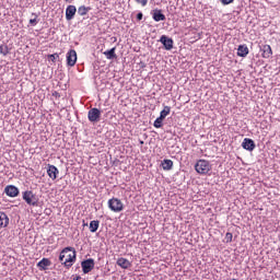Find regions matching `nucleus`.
Listing matches in <instances>:
<instances>
[{"instance_id": "36", "label": "nucleus", "mask_w": 280, "mask_h": 280, "mask_svg": "<svg viewBox=\"0 0 280 280\" xmlns=\"http://www.w3.org/2000/svg\"><path fill=\"white\" fill-rule=\"evenodd\" d=\"M143 143H144L143 140H140V145H143Z\"/></svg>"}, {"instance_id": "15", "label": "nucleus", "mask_w": 280, "mask_h": 280, "mask_svg": "<svg viewBox=\"0 0 280 280\" xmlns=\"http://www.w3.org/2000/svg\"><path fill=\"white\" fill-rule=\"evenodd\" d=\"M10 224V218L5 212H0V229H5Z\"/></svg>"}, {"instance_id": "25", "label": "nucleus", "mask_w": 280, "mask_h": 280, "mask_svg": "<svg viewBox=\"0 0 280 280\" xmlns=\"http://www.w3.org/2000/svg\"><path fill=\"white\" fill-rule=\"evenodd\" d=\"M171 110H172V107H170V106H164L163 110H162L160 114H161L162 116H164V117H167V115H170Z\"/></svg>"}, {"instance_id": "6", "label": "nucleus", "mask_w": 280, "mask_h": 280, "mask_svg": "<svg viewBox=\"0 0 280 280\" xmlns=\"http://www.w3.org/2000/svg\"><path fill=\"white\" fill-rule=\"evenodd\" d=\"M81 268L84 275H89L95 268V260L93 258L85 259L81 262Z\"/></svg>"}, {"instance_id": "27", "label": "nucleus", "mask_w": 280, "mask_h": 280, "mask_svg": "<svg viewBox=\"0 0 280 280\" xmlns=\"http://www.w3.org/2000/svg\"><path fill=\"white\" fill-rule=\"evenodd\" d=\"M33 16H35V18L30 20V25L34 26V25H36L38 23V20H36V19H38V15L33 13Z\"/></svg>"}, {"instance_id": "14", "label": "nucleus", "mask_w": 280, "mask_h": 280, "mask_svg": "<svg viewBox=\"0 0 280 280\" xmlns=\"http://www.w3.org/2000/svg\"><path fill=\"white\" fill-rule=\"evenodd\" d=\"M260 51L262 52V58H270L272 56V47L270 45H262Z\"/></svg>"}, {"instance_id": "37", "label": "nucleus", "mask_w": 280, "mask_h": 280, "mask_svg": "<svg viewBox=\"0 0 280 280\" xmlns=\"http://www.w3.org/2000/svg\"><path fill=\"white\" fill-rule=\"evenodd\" d=\"M141 67H142V68H143V67H145V63H142V66H141Z\"/></svg>"}, {"instance_id": "21", "label": "nucleus", "mask_w": 280, "mask_h": 280, "mask_svg": "<svg viewBox=\"0 0 280 280\" xmlns=\"http://www.w3.org/2000/svg\"><path fill=\"white\" fill-rule=\"evenodd\" d=\"M115 47L109 49V50H106L104 52V56H106L107 60H115V58H117V54H115Z\"/></svg>"}, {"instance_id": "2", "label": "nucleus", "mask_w": 280, "mask_h": 280, "mask_svg": "<svg viewBox=\"0 0 280 280\" xmlns=\"http://www.w3.org/2000/svg\"><path fill=\"white\" fill-rule=\"evenodd\" d=\"M22 198L26 202V205H30V207H38V196L34 194L32 190H25L22 192Z\"/></svg>"}, {"instance_id": "34", "label": "nucleus", "mask_w": 280, "mask_h": 280, "mask_svg": "<svg viewBox=\"0 0 280 280\" xmlns=\"http://www.w3.org/2000/svg\"><path fill=\"white\" fill-rule=\"evenodd\" d=\"M160 120L164 121L165 120V116H163V114H160V117H158Z\"/></svg>"}, {"instance_id": "13", "label": "nucleus", "mask_w": 280, "mask_h": 280, "mask_svg": "<svg viewBox=\"0 0 280 280\" xmlns=\"http://www.w3.org/2000/svg\"><path fill=\"white\" fill-rule=\"evenodd\" d=\"M47 174H48L49 178H51V180H56V178H58V174H59L58 167H56L51 164H48Z\"/></svg>"}, {"instance_id": "1", "label": "nucleus", "mask_w": 280, "mask_h": 280, "mask_svg": "<svg viewBox=\"0 0 280 280\" xmlns=\"http://www.w3.org/2000/svg\"><path fill=\"white\" fill-rule=\"evenodd\" d=\"M75 248L66 247L60 252L59 261L65 266V268H71L75 264Z\"/></svg>"}, {"instance_id": "20", "label": "nucleus", "mask_w": 280, "mask_h": 280, "mask_svg": "<svg viewBox=\"0 0 280 280\" xmlns=\"http://www.w3.org/2000/svg\"><path fill=\"white\" fill-rule=\"evenodd\" d=\"M162 167L165 172H170L174 167V162L172 160H163Z\"/></svg>"}, {"instance_id": "7", "label": "nucleus", "mask_w": 280, "mask_h": 280, "mask_svg": "<svg viewBox=\"0 0 280 280\" xmlns=\"http://www.w3.org/2000/svg\"><path fill=\"white\" fill-rule=\"evenodd\" d=\"M160 43H162L164 49H166V51H172V49H174V39H172L171 37L166 36V35H162L160 38Z\"/></svg>"}, {"instance_id": "11", "label": "nucleus", "mask_w": 280, "mask_h": 280, "mask_svg": "<svg viewBox=\"0 0 280 280\" xmlns=\"http://www.w3.org/2000/svg\"><path fill=\"white\" fill-rule=\"evenodd\" d=\"M242 148H243V150H247L248 152H253V150H255V148H256L255 141L253 139H249V138H245L242 142Z\"/></svg>"}, {"instance_id": "18", "label": "nucleus", "mask_w": 280, "mask_h": 280, "mask_svg": "<svg viewBox=\"0 0 280 280\" xmlns=\"http://www.w3.org/2000/svg\"><path fill=\"white\" fill-rule=\"evenodd\" d=\"M247 54H248V46L240 45L237 48V56H240V58H246Z\"/></svg>"}, {"instance_id": "17", "label": "nucleus", "mask_w": 280, "mask_h": 280, "mask_svg": "<svg viewBox=\"0 0 280 280\" xmlns=\"http://www.w3.org/2000/svg\"><path fill=\"white\" fill-rule=\"evenodd\" d=\"M51 266V260L49 258H43L39 262H37V268L39 270H47Z\"/></svg>"}, {"instance_id": "10", "label": "nucleus", "mask_w": 280, "mask_h": 280, "mask_svg": "<svg viewBox=\"0 0 280 280\" xmlns=\"http://www.w3.org/2000/svg\"><path fill=\"white\" fill-rule=\"evenodd\" d=\"M77 12H78V9L75 8V5L73 4L68 5L66 9V20L73 21V19H75Z\"/></svg>"}, {"instance_id": "12", "label": "nucleus", "mask_w": 280, "mask_h": 280, "mask_svg": "<svg viewBox=\"0 0 280 280\" xmlns=\"http://www.w3.org/2000/svg\"><path fill=\"white\" fill-rule=\"evenodd\" d=\"M152 19L155 21V23H159L160 21H165V14H163V11L160 9H154L152 12Z\"/></svg>"}, {"instance_id": "22", "label": "nucleus", "mask_w": 280, "mask_h": 280, "mask_svg": "<svg viewBox=\"0 0 280 280\" xmlns=\"http://www.w3.org/2000/svg\"><path fill=\"white\" fill-rule=\"evenodd\" d=\"M97 229H100V221L94 220L90 222V232L97 233Z\"/></svg>"}, {"instance_id": "31", "label": "nucleus", "mask_w": 280, "mask_h": 280, "mask_svg": "<svg viewBox=\"0 0 280 280\" xmlns=\"http://www.w3.org/2000/svg\"><path fill=\"white\" fill-rule=\"evenodd\" d=\"M143 20V13L142 12H139L137 14V21H142Z\"/></svg>"}, {"instance_id": "16", "label": "nucleus", "mask_w": 280, "mask_h": 280, "mask_svg": "<svg viewBox=\"0 0 280 280\" xmlns=\"http://www.w3.org/2000/svg\"><path fill=\"white\" fill-rule=\"evenodd\" d=\"M117 266H119L124 270H128V268H130V266H132V264L130 262V260H128L126 258H118Z\"/></svg>"}, {"instance_id": "29", "label": "nucleus", "mask_w": 280, "mask_h": 280, "mask_svg": "<svg viewBox=\"0 0 280 280\" xmlns=\"http://www.w3.org/2000/svg\"><path fill=\"white\" fill-rule=\"evenodd\" d=\"M221 3H223V5H229L230 3H233V0H221Z\"/></svg>"}, {"instance_id": "23", "label": "nucleus", "mask_w": 280, "mask_h": 280, "mask_svg": "<svg viewBox=\"0 0 280 280\" xmlns=\"http://www.w3.org/2000/svg\"><path fill=\"white\" fill-rule=\"evenodd\" d=\"M0 54L2 56H8V54H10V49L8 48V45H0Z\"/></svg>"}, {"instance_id": "32", "label": "nucleus", "mask_w": 280, "mask_h": 280, "mask_svg": "<svg viewBox=\"0 0 280 280\" xmlns=\"http://www.w3.org/2000/svg\"><path fill=\"white\" fill-rule=\"evenodd\" d=\"M45 214L46 215H51V209H49V208L45 209Z\"/></svg>"}, {"instance_id": "24", "label": "nucleus", "mask_w": 280, "mask_h": 280, "mask_svg": "<svg viewBox=\"0 0 280 280\" xmlns=\"http://www.w3.org/2000/svg\"><path fill=\"white\" fill-rule=\"evenodd\" d=\"M48 60H51V62H56L57 60H60V55L58 52L48 55Z\"/></svg>"}, {"instance_id": "5", "label": "nucleus", "mask_w": 280, "mask_h": 280, "mask_svg": "<svg viewBox=\"0 0 280 280\" xmlns=\"http://www.w3.org/2000/svg\"><path fill=\"white\" fill-rule=\"evenodd\" d=\"M100 117H102V112L96 107L91 108L88 113V119L92 124H97V121H100Z\"/></svg>"}, {"instance_id": "4", "label": "nucleus", "mask_w": 280, "mask_h": 280, "mask_svg": "<svg viewBox=\"0 0 280 280\" xmlns=\"http://www.w3.org/2000/svg\"><path fill=\"white\" fill-rule=\"evenodd\" d=\"M108 208L110 211H114V213H119L124 211V203L118 198H112L108 200Z\"/></svg>"}, {"instance_id": "8", "label": "nucleus", "mask_w": 280, "mask_h": 280, "mask_svg": "<svg viewBox=\"0 0 280 280\" xmlns=\"http://www.w3.org/2000/svg\"><path fill=\"white\" fill-rule=\"evenodd\" d=\"M75 62H78V52L74 49H70L67 52V65L68 67H75Z\"/></svg>"}, {"instance_id": "30", "label": "nucleus", "mask_w": 280, "mask_h": 280, "mask_svg": "<svg viewBox=\"0 0 280 280\" xmlns=\"http://www.w3.org/2000/svg\"><path fill=\"white\" fill-rule=\"evenodd\" d=\"M137 3H141L143 7L148 5V0H136Z\"/></svg>"}, {"instance_id": "33", "label": "nucleus", "mask_w": 280, "mask_h": 280, "mask_svg": "<svg viewBox=\"0 0 280 280\" xmlns=\"http://www.w3.org/2000/svg\"><path fill=\"white\" fill-rule=\"evenodd\" d=\"M52 96H54V97H60V93L54 92V93H52Z\"/></svg>"}, {"instance_id": "9", "label": "nucleus", "mask_w": 280, "mask_h": 280, "mask_svg": "<svg viewBox=\"0 0 280 280\" xmlns=\"http://www.w3.org/2000/svg\"><path fill=\"white\" fill-rule=\"evenodd\" d=\"M4 194H7L9 196V198H16V196H19L20 191L16 186L8 185L4 188Z\"/></svg>"}, {"instance_id": "19", "label": "nucleus", "mask_w": 280, "mask_h": 280, "mask_svg": "<svg viewBox=\"0 0 280 280\" xmlns=\"http://www.w3.org/2000/svg\"><path fill=\"white\" fill-rule=\"evenodd\" d=\"M89 12H91V7H86V5H81L77 10V14H79V16H86Z\"/></svg>"}, {"instance_id": "28", "label": "nucleus", "mask_w": 280, "mask_h": 280, "mask_svg": "<svg viewBox=\"0 0 280 280\" xmlns=\"http://www.w3.org/2000/svg\"><path fill=\"white\" fill-rule=\"evenodd\" d=\"M225 240H226L228 243H229V242H233V233L228 232V233L225 234Z\"/></svg>"}, {"instance_id": "35", "label": "nucleus", "mask_w": 280, "mask_h": 280, "mask_svg": "<svg viewBox=\"0 0 280 280\" xmlns=\"http://www.w3.org/2000/svg\"><path fill=\"white\" fill-rule=\"evenodd\" d=\"M80 279H82V277H80V276H74V277L72 278V280H80Z\"/></svg>"}, {"instance_id": "26", "label": "nucleus", "mask_w": 280, "mask_h": 280, "mask_svg": "<svg viewBox=\"0 0 280 280\" xmlns=\"http://www.w3.org/2000/svg\"><path fill=\"white\" fill-rule=\"evenodd\" d=\"M154 128H163V120L156 118L153 124Z\"/></svg>"}, {"instance_id": "3", "label": "nucleus", "mask_w": 280, "mask_h": 280, "mask_svg": "<svg viewBox=\"0 0 280 280\" xmlns=\"http://www.w3.org/2000/svg\"><path fill=\"white\" fill-rule=\"evenodd\" d=\"M195 170L198 174H209L211 172V164L209 161L199 160L195 165Z\"/></svg>"}]
</instances>
